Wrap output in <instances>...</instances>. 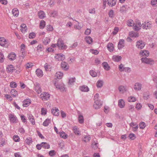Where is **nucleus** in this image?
<instances>
[{"label": "nucleus", "mask_w": 157, "mask_h": 157, "mask_svg": "<svg viewBox=\"0 0 157 157\" xmlns=\"http://www.w3.org/2000/svg\"><path fill=\"white\" fill-rule=\"evenodd\" d=\"M57 46L59 48L61 49H66L67 48V46L64 44L63 40L61 39H59L57 43Z\"/></svg>", "instance_id": "nucleus-1"}, {"label": "nucleus", "mask_w": 157, "mask_h": 157, "mask_svg": "<svg viewBox=\"0 0 157 157\" xmlns=\"http://www.w3.org/2000/svg\"><path fill=\"white\" fill-rule=\"evenodd\" d=\"M141 60L142 63L152 65L154 63V61L153 60L146 57L142 58Z\"/></svg>", "instance_id": "nucleus-2"}, {"label": "nucleus", "mask_w": 157, "mask_h": 157, "mask_svg": "<svg viewBox=\"0 0 157 157\" xmlns=\"http://www.w3.org/2000/svg\"><path fill=\"white\" fill-rule=\"evenodd\" d=\"M54 85L56 88L60 90L61 91H64L65 90V86L63 84H59L58 82L55 81Z\"/></svg>", "instance_id": "nucleus-3"}, {"label": "nucleus", "mask_w": 157, "mask_h": 157, "mask_svg": "<svg viewBox=\"0 0 157 157\" xmlns=\"http://www.w3.org/2000/svg\"><path fill=\"white\" fill-rule=\"evenodd\" d=\"M40 98L43 101L48 100L50 97V94L47 92H44L41 94Z\"/></svg>", "instance_id": "nucleus-4"}, {"label": "nucleus", "mask_w": 157, "mask_h": 157, "mask_svg": "<svg viewBox=\"0 0 157 157\" xmlns=\"http://www.w3.org/2000/svg\"><path fill=\"white\" fill-rule=\"evenodd\" d=\"M9 118L11 123H14L17 122V119L16 116L13 114H10L9 115Z\"/></svg>", "instance_id": "nucleus-5"}, {"label": "nucleus", "mask_w": 157, "mask_h": 157, "mask_svg": "<svg viewBox=\"0 0 157 157\" xmlns=\"http://www.w3.org/2000/svg\"><path fill=\"white\" fill-rule=\"evenodd\" d=\"M142 28L144 29H147L151 28V22H145L144 23L142 24Z\"/></svg>", "instance_id": "nucleus-6"}, {"label": "nucleus", "mask_w": 157, "mask_h": 157, "mask_svg": "<svg viewBox=\"0 0 157 157\" xmlns=\"http://www.w3.org/2000/svg\"><path fill=\"white\" fill-rule=\"evenodd\" d=\"M145 45L144 43L142 40L137 42L136 44V46L138 48L140 49L143 48L144 47Z\"/></svg>", "instance_id": "nucleus-7"}, {"label": "nucleus", "mask_w": 157, "mask_h": 157, "mask_svg": "<svg viewBox=\"0 0 157 157\" xmlns=\"http://www.w3.org/2000/svg\"><path fill=\"white\" fill-rule=\"evenodd\" d=\"M55 58L58 61H63V60L65 58V56L62 54H57L55 57Z\"/></svg>", "instance_id": "nucleus-8"}, {"label": "nucleus", "mask_w": 157, "mask_h": 157, "mask_svg": "<svg viewBox=\"0 0 157 157\" xmlns=\"http://www.w3.org/2000/svg\"><path fill=\"white\" fill-rule=\"evenodd\" d=\"M34 89L36 93L38 94L40 93L42 90L40 84L38 83H36L34 84Z\"/></svg>", "instance_id": "nucleus-9"}, {"label": "nucleus", "mask_w": 157, "mask_h": 157, "mask_svg": "<svg viewBox=\"0 0 157 157\" xmlns=\"http://www.w3.org/2000/svg\"><path fill=\"white\" fill-rule=\"evenodd\" d=\"M124 46V39H120L118 44V48L119 49L122 48Z\"/></svg>", "instance_id": "nucleus-10"}, {"label": "nucleus", "mask_w": 157, "mask_h": 157, "mask_svg": "<svg viewBox=\"0 0 157 157\" xmlns=\"http://www.w3.org/2000/svg\"><path fill=\"white\" fill-rule=\"evenodd\" d=\"M142 26V24L139 21H137L136 22V25L134 26V30L136 31H138L141 29V27Z\"/></svg>", "instance_id": "nucleus-11"}, {"label": "nucleus", "mask_w": 157, "mask_h": 157, "mask_svg": "<svg viewBox=\"0 0 157 157\" xmlns=\"http://www.w3.org/2000/svg\"><path fill=\"white\" fill-rule=\"evenodd\" d=\"M8 41L3 37L0 38V45L4 47L7 44Z\"/></svg>", "instance_id": "nucleus-12"}, {"label": "nucleus", "mask_w": 157, "mask_h": 157, "mask_svg": "<svg viewBox=\"0 0 157 157\" xmlns=\"http://www.w3.org/2000/svg\"><path fill=\"white\" fill-rule=\"evenodd\" d=\"M142 84L139 83H136L134 86V89L135 90L139 91L142 88Z\"/></svg>", "instance_id": "nucleus-13"}, {"label": "nucleus", "mask_w": 157, "mask_h": 157, "mask_svg": "<svg viewBox=\"0 0 157 157\" xmlns=\"http://www.w3.org/2000/svg\"><path fill=\"white\" fill-rule=\"evenodd\" d=\"M16 55L13 52H11L9 54L8 56V58L10 60L13 61L16 59Z\"/></svg>", "instance_id": "nucleus-14"}, {"label": "nucleus", "mask_w": 157, "mask_h": 157, "mask_svg": "<svg viewBox=\"0 0 157 157\" xmlns=\"http://www.w3.org/2000/svg\"><path fill=\"white\" fill-rule=\"evenodd\" d=\"M107 4L110 7H113L116 4V0H108L107 1Z\"/></svg>", "instance_id": "nucleus-15"}, {"label": "nucleus", "mask_w": 157, "mask_h": 157, "mask_svg": "<svg viewBox=\"0 0 157 157\" xmlns=\"http://www.w3.org/2000/svg\"><path fill=\"white\" fill-rule=\"evenodd\" d=\"M52 113L56 116H58L59 114V110L56 108L52 109L51 110Z\"/></svg>", "instance_id": "nucleus-16"}, {"label": "nucleus", "mask_w": 157, "mask_h": 157, "mask_svg": "<svg viewBox=\"0 0 157 157\" xmlns=\"http://www.w3.org/2000/svg\"><path fill=\"white\" fill-rule=\"evenodd\" d=\"M130 126L133 128V131L134 132L136 131L138 128V124L133 122H131L130 124Z\"/></svg>", "instance_id": "nucleus-17"}, {"label": "nucleus", "mask_w": 157, "mask_h": 157, "mask_svg": "<svg viewBox=\"0 0 157 157\" xmlns=\"http://www.w3.org/2000/svg\"><path fill=\"white\" fill-rule=\"evenodd\" d=\"M67 65V64L66 62H62L61 64V66L63 69L66 70L69 68V67Z\"/></svg>", "instance_id": "nucleus-18"}, {"label": "nucleus", "mask_w": 157, "mask_h": 157, "mask_svg": "<svg viewBox=\"0 0 157 157\" xmlns=\"http://www.w3.org/2000/svg\"><path fill=\"white\" fill-rule=\"evenodd\" d=\"M31 101L30 100L26 99L23 101V106L25 107H26L29 106L31 103Z\"/></svg>", "instance_id": "nucleus-19"}, {"label": "nucleus", "mask_w": 157, "mask_h": 157, "mask_svg": "<svg viewBox=\"0 0 157 157\" xmlns=\"http://www.w3.org/2000/svg\"><path fill=\"white\" fill-rule=\"evenodd\" d=\"M118 105L120 108H122L124 107L125 105V102L124 101L121 99L118 101Z\"/></svg>", "instance_id": "nucleus-20"}, {"label": "nucleus", "mask_w": 157, "mask_h": 157, "mask_svg": "<svg viewBox=\"0 0 157 157\" xmlns=\"http://www.w3.org/2000/svg\"><path fill=\"white\" fill-rule=\"evenodd\" d=\"M21 29H20V30L22 33H25L27 30V27L25 24H22L21 26Z\"/></svg>", "instance_id": "nucleus-21"}, {"label": "nucleus", "mask_w": 157, "mask_h": 157, "mask_svg": "<svg viewBox=\"0 0 157 157\" xmlns=\"http://www.w3.org/2000/svg\"><path fill=\"white\" fill-rule=\"evenodd\" d=\"M50 41V39L48 37L44 38L42 40L43 43L45 45L49 44Z\"/></svg>", "instance_id": "nucleus-22"}, {"label": "nucleus", "mask_w": 157, "mask_h": 157, "mask_svg": "<svg viewBox=\"0 0 157 157\" xmlns=\"http://www.w3.org/2000/svg\"><path fill=\"white\" fill-rule=\"evenodd\" d=\"M14 68L12 65H10L7 66L6 68L7 71L8 72H12L13 71Z\"/></svg>", "instance_id": "nucleus-23"}, {"label": "nucleus", "mask_w": 157, "mask_h": 157, "mask_svg": "<svg viewBox=\"0 0 157 157\" xmlns=\"http://www.w3.org/2000/svg\"><path fill=\"white\" fill-rule=\"evenodd\" d=\"M28 118L32 124L33 125L35 124V122L33 116L31 114L28 115Z\"/></svg>", "instance_id": "nucleus-24"}, {"label": "nucleus", "mask_w": 157, "mask_h": 157, "mask_svg": "<svg viewBox=\"0 0 157 157\" xmlns=\"http://www.w3.org/2000/svg\"><path fill=\"white\" fill-rule=\"evenodd\" d=\"M36 72L37 75L39 77H42L43 76V71L40 69H37Z\"/></svg>", "instance_id": "nucleus-25"}, {"label": "nucleus", "mask_w": 157, "mask_h": 157, "mask_svg": "<svg viewBox=\"0 0 157 157\" xmlns=\"http://www.w3.org/2000/svg\"><path fill=\"white\" fill-rule=\"evenodd\" d=\"M118 90L120 92L123 93L127 90L126 87L123 86H120L118 87Z\"/></svg>", "instance_id": "nucleus-26"}, {"label": "nucleus", "mask_w": 157, "mask_h": 157, "mask_svg": "<svg viewBox=\"0 0 157 157\" xmlns=\"http://www.w3.org/2000/svg\"><path fill=\"white\" fill-rule=\"evenodd\" d=\"M107 47L108 49L110 52H112L113 51L114 47L113 46V44L112 43H109Z\"/></svg>", "instance_id": "nucleus-27"}, {"label": "nucleus", "mask_w": 157, "mask_h": 157, "mask_svg": "<svg viewBox=\"0 0 157 157\" xmlns=\"http://www.w3.org/2000/svg\"><path fill=\"white\" fill-rule=\"evenodd\" d=\"M38 16L40 19H43L45 17V13L42 11H40L38 13Z\"/></svg>", "instance_id": "nucleus-28"}, {"label": "nucleus", "mask_w": 157, "mask_h": 157, "mask_svg": "<svg viewBox=\"0 0 157 157\" xmlns=\"http://www.w3.org/2000/svg\"><path fill=\"white\" fill-rule=\"evenodd\" d=\"M121 57L119 56H114L113 57V60L116 62H119L121 59Z\"/></svg>", "instance_id": "nucleus-29"}, {"label": "nucleus", "mask_w": 157, "mask_h": 157, "mask_svg": "<svg viewBox=\"0 0 157 157\" xmlns=\"http://www.w3.org/2000/svg\"><path fill=\"white\" fill-rule=\"evenodd\" d=\"M80 90L82 91L88 92L89 90V89L87 86H83L80 87Z\"/></svg>", "instance_id": "nucleus-30"}, {"label": "nucleus", "mask_w": 157, "mask_h": 157, "mask_svg": "<svg viewBox=\"0 0 157 157\" xmlns=\"http://www.w3.org/2000/svg\"><path fill=\"white\" fill-rule=\"evenodd\" d=\"M102 65L105 70L108 71L109 70L110 67L107 63L105 62H103L102 63Z\"/></svg>", "instance_id": "nucleus-31"}, {"label": "nucleus", "mask_w": 157, "mask_h": 157, "mask_svg": "<svg viewBox=\"0 0 157 157\" xmlns=\"http://www.w3.org/2000/svg\"><path fill=\"white\" fill-rule=\"evenodd\" d=\"M51 122V119L47 118L44 122L43 125L44 126H47L49 125V124Z\"/></svg>", "instance_id": "nucleus-32"}, {"label": "nucleus", "mask_w": 157, "mask_h": 157, "mask_svg": "<svg viewBox=\"0 0 157 157\" xmlns=\"http://www.w3.org/2000/svg\"><path fill=\"white\" fill-rule=\"evenodd\" d=\"M149 52L147 51H141L140 52V55H142L143 56H148L149 55Z\"/></svg>", "instance_id": "nucleus-33"}, {"label": "nucleus", "mask_w": 157, "mask_h": 157, "mask_svg": "<svg viewBox=\"0 0 157 157\" xmlns=\"http://www.w3.org/2000/svg\"><path fill=\"white\" fill-rule=\"evenodd\" d=\"M63 74L61 72H56L55 74V76L58 79H61L62 77Z\"/></svg>", "instance_id": "nucleus-34"}, {"label": "nucleus", "mask_w": 157, "mask_h": 157, "mask_svg": "<svg viewBox=\"0 0 157 157\" xmlns=\"http://www.w3.org/2000/svg\"><path fill=\"white\" fill-rule=\"evenodd\" d=\"M12 13L13 16L17 17L18 15L19 11L17 8L13 9L12 11Z\"/></svg>", "instance_id": "nucleus-35"}, {"label": "nucleus", "mask_w": 157, "mask_h": 157, "mask_svg": "<svg viewBox=\"0 0 157 157\" xmlns=\"http://www.w3.org/2000/svg\"><path fill=\"white\" fill-rule=\"evenodd\" d=\"M86 42L88 44H90L92 42V39L90 36H86L85 38Z\"/></svg>", "instance_id": "nucleus-36"}, {"label": "nucleus", "mask_w": 157, "mask_h": 157, "mask_svg": "<svg viewBox=\"0 0 157 157\" xmlns=\"http://www.w3.org/2000/svg\"><path fill=\"white\" fill-rule=\"evenodd\" d=\"M103 81L99 80L96 83V86L98 88H101L103 86Z\"/></svg>", "instance_id": "nucleus-37"}, {"label": "nucleus", "mask_w": 157, "mask_h": 157, "mask_svg": "<svg viewBox=\"0 0 157 157\" xmlns=\"http://www.w3.org/2000/svg\"><path fill=\"white\" fill-rule=\"evenodd\" d=\"M11 95L13 97H16L18 95L17 92L15 89H12L10 92Z\"/></svg>", "instance_id": "nucleus-38"}, {"label": "nucleus", "mask_w": 157, "mask_h": 157, "mask_svg": "<svg viewBox=\"0 0 157 157\" xmlns=\"http://www.w3.org/2000/svg\"><path fill=\"white\" fill-rule=\"evenodd\" d=\"M134 21L131 19L127 21V25L128 26L132 27L134 26Z\"/></svg>", "instance_id": "nucleus-39"}, {"label": "nucleus", "mask_w": 157, "mask_h": 157, "mask_svg": "<svg viewBox=\"0 0 157 157\" xmlns=\"http://www.w3.org/2000/svg\"><path fill=\"white\" fill-rule=\"evenodd\" d=\"M108 15L111 18H113L114 17V12L113 10H111L109 11Z\"/></svg>", "instance_id": "nucleus-40"}, {"label": "nucleus", "mask_w": 157, "mask_h": 157, "mask_svg": "<svg viewBox=\"0 0 157 157\" xmlns=\"http://www.w3.org/2000/svg\"><path fill=\"white\" fill-rule=\"evenodd\" d=\"M78 121L80 124H82L84 122V119L83 116L81 115H79L78 117Z\"/></svg>", "instance_id": "nucleus-41"}, {"label": "nucleus", "mask_w": 157, "mask_h": 157, "mask_svg": "<svg viewBox=\"0 0 157 157\" xmlns=\"http://www.w3.org/2000/svg\"><path fill=\"white\" fill-rule=\"evenodd\" d=\"M44 49L43 46L41 44L39 45L37 47V51L38 52H40L43 51Z\"/></svg>", "instance_id": "nucleus-42"}, {"label": "nucleus", "mask_w": 157, "mask_h": 157, "mask_svg": "<svg viewBox=\"0 0 157 157\" xmlns=\"http://www.w3.org/2000/svg\"><path fill=\"white\" fill-rule=\"evenodd\" d=\"M73 131L74 133L76 135H78L80 133L78 129L77 128L76 126H74L73 128Z\"/></svg>", "instance_id": "nucleus-43"}, {"label": "nucleus", "mask_w": 157, "mask_h": 157, "mask_svg": "<svg viewBox=\"0 0 157 157\" xmlns=\"http://www.w3.org/2000/svg\"><path fill=\"white\" fill-rule=\"evenodd\" d=\"M90 75L93 77H96L97 76V73L94 70H91L90 71Z\"/></svg>", "instance_id": "nucleus-44"}, {"label": "nucleus", "mask_w": 157, "mask_h": 157, "mask_svg": "<svg viewBox=\"0 0 157 157\" xmlns=\"http://www.w3.org/2000/svg\"><path fill=\"white\" fill-rule=\"evenodd\" d=\"M45 25V22L44 21L42 20L40 24V29H43Z\"/></svg>", "instance_id": "nucleus-45"}, {"label": "nucleus", "mask_w": 157, "mask_h": 157, "mask_svg": "<svg viewBox=\"0 0 157 157\" xmlns=\"http://www.w3.org/2000/svg\"><path fill=\"white\" fill-rule=\"evenodd\" d=\"M60 136L64 139H66L67 137V135L64 132H62L60 133Z\"/></svg>", "instance_id": "nucleus-46"}, {"label": "nucleus", "mask_w": 157, "mask_h": 157, "mask_svg": "<svg viewBox=\"0 0 157 157\" xmlns=\"http://www.w3.org/2000/svg\"><path fill=\"white\" fill-rule=\"evenodd\" d=\"M128 100L129 102H133L136 101V99L134 97L131 96L128 98Z\"/></svg>", "instance_id": "nucleus-47"}, {"label": "nucleus", "mask_w": 157, "mask_h": 157, "mask_svg": "<svg viewBox=\"0 0 157 157\" xmlns=\"http://www.w3.org/2000/svg\"><path fill=\"white\" fill-rule=\"evenodd\" d=\"M139 126L140 129L144 128L146 126L145 123L144 122H141L139 124Z\"/></svg>", "instance_id": "nucleus-48"}, {"label": "nucleus", "mask_w": 157, "mask_h": 157, "mask_svg": "<svg viewBox=\"0 0 157 157\" xmlns=\"http://www.w3.org/2000/svg\"><path fill=\"white\" fill-rule=\"evenodd\" d=\"M76 80L75 78V77H73L69 79V81L68 82L69 84H72Z\"/></svg>", "instance_id": "nucleus-49"}, {"label": "nucleus", "mask_w": 157, "mask_h": 157, "mask_svg": "<svg viewBox=\"0 0 157 157\" xmlns=\"http://www.w3.org/2000/svg\"><path fill=\"white\" fill-rule=\"evenodd\" d=\"M4 55L2 53L0 52V62L2 63L4 62Z\"/></svg>", "instance_id": "nucleus-50"}, {"label": "nucleus", "mask_w": 157, "mask_h": 157, "mask_svg": "<svg viewBox=\"0 0 157 157\" xmlns=\"http://www.w3.org/2000/svg\"><path fill=\"white\" fill-rule=\"evenodd\" d=\"M10 86L12 88H15L17 86V84L15 82H11L10 83Z\"/></svg>", "instance_id": "nucleus-51"}, {"label": "nucleus", "mask_w": 157, "mask_h": 157, "mask_svg": "<svg viewBox=\"0 0 157 157\" xmlns=\"http://www.w3.org/2000/svg\"><path fill=\"white\" fill-rule=\"evenodd\" d=\"M130 35L131 37H138L139 36L138 33H132L130 34Z\"/></svg>", "instance_id": "nucleus-52"}, {"label": "nucleus", "mask_w": 157, "mask_h": 157, "mask_svg": "<svg viewBox=\"0 0 157 157\" xmlns=\"http://www.w3.org/2000/svg\"><path fill=\"white\" fill-rule=\"evenodd\" d=\"M45 69L46 71H48L49 70L50 66V65L48 64V63H46L44 66Z\"/></svg>", "instance_id": "nucleus-53"}, {"label": "nucleus", "mask_w": 157, "mask_h": 157, "mask_svg": "<svg viewBox=\"0 0 157 157\" xmlns=\"http://www.w3.org/2000/svg\"><path fill=\"white\" fill-rule=\"evenodd\" d=\"M127 6H123L121 7L120 11L121 13H123L124 11H125L126 10V7Z\"/></svg>", "instance_id": "nucleus-54"}, {"label": "nucleus", "mask_w": 157, "mask_h": 157, "mask_svg": "<svg viewBox=\"0 0 157 157\" xmlns=\"http://www.w3.org/2000/svg\"><path fill=\"white\" fill-rule=\"evenodd\" d=\"M13 139L15 142H18L20 140V138L17 135L14 136L13 137Z\"/></svg>", "instance_id": "nucleus-55"}, {"label": "nucleus", "mask_w": 157, "mask_h": 157, "mask_svg": "<svg viewBox=\"0 0 157 157\" xmlns=\"http://www.w3.org/2000/svg\"><path fill=\"white\" fill-rule=\"evenodd\" d=\"M36 37V34L34 33H30L29 34V37L30 39H33Z\"/></svg>", "instance_id": "nucleus-56"}, {"label": "nucleus", "mask_w": 157, "mask_h": 157, "mask_svg": "<svg viewBox=\"0 0 157 157\" xmlns=\"http://www.w3.org/2000/svg\"><path fill=\"white\" fill-rule=\"evenodd\" d=\"M128 136L130 139L132 140H133L136 138L135 135L132 133L130 134Z\"/></svg>", "instance_id": "nucleus-57"}, {"label": "nucleus", "mask_w": 157, "mask_h": 157, "mask_svg": "<svg viewBox=\"0 0 157 157\" xmlns=\"http://www.w3.org/2000/svg\"><path fill=\"white\" fill-rule=\"evenodd\" d=\"M90 139V137L89 136H85L84 138L83 139L82 141L85 142H87L89 141Z\"/></svg>", "instance_id": "nucleus-58"}, {"label": "nucleus", "mask_w": 157, "mask_h": 157, "mask_svg": "<svg viewBox=\"0 0 157 157\" xmlns=\"http://www.w3.org/2000/svg\"><path fill=\"white\" fill-rule=\"evenodd\" d=\"M42 144H44L43 147L45 149H48L50 147V145L46 142H42Z\"/></svg>", "instance_id": "nucleus-59"}, {"label": "nucleus", "mask_w": 157, "mask_h": 157, "mask_svg": "<svg viewBox=\"0 0 157 157\" xmlns=\"http://www.w3.org/2000/svg\"><path fill=\"white\" fill-rule=\"evenodd\" d=\"M48 154L51 156H52L56 155V152L54 150H51L49 152Z\"/></svg>", "instance_id": "nucleus-60"}, {"label": "nucleus", "mask_w": 157, "mask_h": 157, "mask_svg": "<svg viewBox=\"0 0 157 157\" xmlns=\"http://www.w3.org/2000/svg\"><path fill=\"white\" fill-rule=\"evenodd\" d=\"M46 29L48 31H52L53 30V28L51 25H47L46 26Z\"/></svg>", "instance_id": "nucleus-61"}, {"label": "nucleus", "mask_w": 157, "mask_h": 157, "mask_svg": "<svg viewBox=\"0 0 157 157\" xmlns=\"http://www.w3.org/2000/svg\"><path fill=\"white\" fill-rule=\"evenodd\" d=\"M91 32V29H87L85 32V34L86 35H88L90 34Z\"/></svg>", "instance_id": "nucleus-62"}, {"label": "nucleus", "mask_w": 157, "mask_h": 157, "mask_svg": "<svg viewBox=\"0 0 157 157\" xmlns=\"http://www.w3.org/2000/svg\"><path fill=\"white\" fill-rule=\"evenodd\" d=\"M25 141L26 143L28 145L32 143V139L31 138H27Z\"/></svg>", "instance_id": "nucleus-63"}, {"label": "nucleus", "mask_w": 157, "mask_h": 157, "mask_svg": "<svg viewBox=\"0 0 157 157\" xmlns=\"http://www.w3.org/2000/svg\"><path fill=\"white\" fill-rule=\"evenodd\" d=\"M149 93L148 92L145 93L144 94V98L145 99H147L148 98L149 96Z\"/></svg>", "instance_id": "nucleus-64"}]
</instances>
